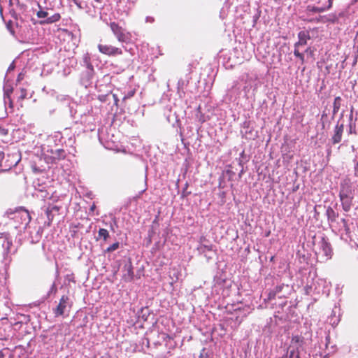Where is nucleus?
<instances>
[{
    "instance_id": "nucleus-18",
    "label": "nucleus",
    "mask_w": 358,
    "mask_h": 358,
    "mask_svg": "<svg viewBox=\"0 0 358 358\" xmlns=\"http://www.w3.org/2000/svg\"><path fill=\"white\" fill-rule=\"evenodd\" d=\"M342 104V99L340 96H336L333 103V117L338 112Z\"/></svg>"
},
{
    "instance_id": "nucleus-45",
    "label": "nucleus",
    "mask_w": 358,
    "mask_h": 358,
    "mask_svg": "<svg viewBox=\"0 0 358 358\" xmlns=\"http://www.w3.org/2000/svg\"><path fill=\"white\" fill-rule=\"evenodd\" d=\"M148 21H150V22L153 21V19L151 17H147V22H148Z\"/></svg>"
},
{
    "instance_id": "nucleus-35",
    "label": "nucleus",
    "mask_w": 358,
    "mask_h": 358,
    "mask_svg": "<svg viewBox=\"0 0 358 358\" xmlns=\"http://www.w3.org/2000/svg\"><path fill=\"white\" fill-rule=\"evenodd\" d=\"M299 47H298V46H294V55L296 57H299V56H300V55H301V52H299Z\"/></svg>"
},
{
    "instance_id": "nucleus-22",
    "label": "nucleus",
    "mask_w": 358,
    "mask_h": 358,
    "mask_svg": "<svg viewBox=\"0 0 358 358\" xmlns=\"http://www.w3.org/2000/svg\"><path fill=\"white\" fill-rule=\"evenodd\" d=\"M38 6L41 8V10L36 13L37 17L39 19L48 17V12L41 10V7L39 4Z\"/></svg>"
},
{
    "instance_id": "nucleus-1",
    "label": "nucleus",
    "mask_w": 358,
    "mask_h": 358,
    "mask_svg": "<svg viewBox=\"0 0 358 358\" xmlns=\"http://www.w3.org/2000/svg\"><path fill=\"white\" fill-rule=\"evenodd\" d=\"M11 219L16 223L15 227L22 231L27 228L31 217L27 210L20 207L11 213Z\"/></svg>"
},
{
    "instance_id": "nucleus-8",
    "label": "nucleus",
    "mask_w": 358,
    "mask_h": 358,
    "mask_svg": "<svg viewBox=\"0 0 358 358\" xmlns=\"http://www.w3.org/2000/svg\"><path fill=\"white\" fill-rule=\"evenodd\" d=\"M343 130L344 124L343 123H341L339 120L334 127V134L331 138V141L333 144H337L341 141Z\"/></svg>"
},
{
    "instance_id": "nucleus-37",
    "label": "nucleus",
    "mask_w": 358,
    "mask_h": 358,
    "mask_svg": "<svg viewBox=\"0 0 358 358\" xmlns=\"http://www.w3.org/2000/svg\"><path fill=\"white\" fill-rule=\"evenodd\" d=\"M328 6H326L327 10H329L332 7L333 0H328Z\"/></svg>"
},
{
    "instance_id": "nucleus-9",
    "label": "nucleus",
    "mask_w": 358,
    "mask_h": 358,
    "mask_svg": "<svg viewBox=\"0 0 358 358\" xmlns=\"http://www.w3.org/2000/svg\"><path fill=\"white\" fill-rule=\"evenodd\" d=\"M1 239L2 240V247L6 255L15 253L16 252L17 249L14 248L12 239L8 235H4L1 237Z\"/></svg>"
},
{
    "instance_id": "nucleus-2",
    "label": "nucleus",
    "mask_w": 358,
    "mask_h": 358,
    "mask_svg": "<svg viewBox=\"0 0 358 358\" xmlns=\"http://www.w3.org/2000/svg\"><path fill=\"white\" fill-rule=\"evenodd\" d=\"M110 27L117 41L121 43H129L131 41V35L126 32L118 24L115 22L110 23Z\"/></svg>"
},
{
    "instance_id": "nucleus-44",
    "label": "nucleus",
    "mask_w": 358,
    "mask_h": 358,
    "mask_svg": "<svg viewBox=\"0 0 358 358\" xmlns=\"http://www.w3.org/2000/svg\"><path fill=\"white\" fill-rule=\"evenodd\" d=\"M48 194L45 192V195H41V197H43V198H44V199L48 198Z\"/></svg>"
},
{
    "instance_id": "nucleus-3",
    "label": "nucleus",
    "mask_w": 358,
    "mask_h": 358,
    "mask_svg": "<svg viewBox=\"0 0 358 358\" xmlns=\"http://www.w3.org/2000/svg\"><path fill=\"white\" fill-rule=\"evenodd\" d=\"M317 245L318 252L324 260H328L331 258L333 254L332 248L331 244L325 237L322 236L320 238Z\"/></svg>"
},
{
    "instance_id": "nucleus-29",
    "label": "nucleus",
    "mask_w": 358,
    "mask_h": 358,
    "mask_svg": "<svg viewBox=\"0 0 358 358\" xmlns=\"http://www.w3.org/2000/svg\"><path fill=\"white\" fill-rule=\"evenodd\" d=\"M119 243L118 242H116L113 244H112L111 245H110L108 248H107V251L108 252H113V251H115V250H117L118 248H119Z\"/></svg>"
},
{
    "instance_id": "nucleus-34",
    "label": "nucleus",
    "mask_w": 358,
    "mask_h": 358,
    "mask_svg": "<svg viewBox=\"0 0 358 358\" xmlns=\"http://www.w3.org/2000/svg\"><path fill=\"white\" fill-rule=\"evenodd\" d=\"M8 134V129L0 127V136H3Z\"/></svg>"
},
{
    "instance_id": "nucleus-4",
    "label": "nucleus",
    "mask_w": 358,
    "mask_h": 358,
    "mask_svg": "<svg viewBox=\"0 0 358 358\" xmlns=\"http://www.w3.org/2000/svg\"><path fill=\"white\" fill-rule=\"evenodd\" d=\"M71 307V302L67 296H62L59 300V304L54 309L55 316H61L68 314Z\"/></svg>"
},
{
    "instance_id": "nucleus-24",
    "label": "nucleus",
    "mask_w": 358,
    "mask_h": 358,
    "mask_svg": "<svg viewBox=\"0 0 358 358\" xmlns=\"http://www.w3.org/2000/svg\"><path fill=\"white\" fill-rule=\"evenodd\" d=\"M328 116L327 114L323 113L321 117V121L322 122V128H325L326 125L329 126L330 122L327 121Z\"/></svg>"
},
{
    "instance_id": "nucleus-19",
    "label": "nucleus",
    "mask_w": 358,
    "mask_h": 358,
    "mask_svg": "<svg viewBox=\"0 0 358 358\" xmlns=\"http://www.w3.org/2000/svg\"><path fill=\"white\" fill-rule=\"evenodd\" d=\"M306 10H307V11L311 12L313 13H322V12L327 10L326 7H317V6H310V5H308L307 6Z\"/></svg>"
},
{
    "instance_id": "nucleus-30",
    "label": "nucleus",
    "mask_w": 358,
    "mask_h": 358,
    "mask_svg": "<svg viewBox=\"0 0 358 358\" xmlns=\"http://www.w3.org/2000/svg\"><path fill=\"white\" fill-rule=\"evenodd\" d=\"M135 90H131L128 91L124 96V99H128L131 98L135 94Z\"/></svg>"
},
{
    "instance_id": "nucleus-43",
    "label": "nucleus",
    "mask_w": 358,
    "mask_h": 358,
    "mask_svg": "<svg viewBox=\"0 0 358 358\" xmlns=\"http://www.w3.org/2000/svg\"><path fill=\"white\" fill-rule=\"evenodd\" d=\"M0 358H4V354L0 350Z\"/></svg>"
},
{
    "instance_id": "nucleus-12",
    "label": "nucleus",
    "mask_w": 358,
    "mask_h": 358,
    "mask_svg": "<svg viewBox=\"0 0 358 358\" xmlns=\"http://www.w3.org/2000/svg\"><path fill=\"white\" fill-rule=\"evenodd\" d=\"M122 278L125 282H130L134 278V272L131 264H125L123 268Z\"/></svg>"
},
{
    "instance_id": "nucleus-13",
    "label": "nucleus",
    "mask_w": 358,
    "mask_h": 358,
    "mask_svg": "<svg viewBox=\"0 0 358 358\" xmlns=\"http://www.w3.org/2000/svg\"><path fill=\"white\" fill-rule=\"evenodd\" d=\"M19 159H17L16 156L13 155H8L7 158L3 159V168L4 169H9L12 166H15L17 164Z\"/></svg>"
},
{
    "instance_id": "nucleus-26",
    "label": "nucleus",
    "mask_w": 358,
    "mask_h": 358,
    "mask_svg": "<svg viewBox=\"0 0 358 358\" xmlns=\"http://www.w3.org/2000/svg\"><path fill=\"white\" fill-rule=\"evenodd\" d=\"M45 214L48 220V225H50L56 214L52 212L49 213L48 210H45Z\"/></svg>"
},
{
    "instance_id": "nucleus-41",
    "label": "nucleus",
    "mask_w": 358,
    "mask_h": 358,
    "mask_svg": "<svg viewBox=\"0 0 358 358\" xmlns=\"http://www.w3.org/2000/svg\"><path fill=\"white\" fill-rule=\"evenodd\" d=\"M56 290H57V288H56V287H55V283H53V284L52 285L51 288H50V292H56Z\"/></svg>"
},
{
    "instance_id": "nucleus-10",
    "label": "nucleus",
    "mask_w": 358,
    "mask_h": 358,
    "mask_svg": "<svg viewBox=\"0 0 358 358\" xmlns=\"http://www.w3.org/2000/svg\"><path fill=\"white\" fill-rule=\"evenodd\" d=\"M323 347H327V343H319L318 346H315L312 352V358H327L329 353L323 349Z\"/></svg>"
},
{
    "instance_id": "nucleus-33",
    "label": "nucleus",
    "mask_w": 358,
    "mask_h": 358,
    "mask_svg": "<svg viewBox=\"0 0 358 358\" xmlns=\"http://www.w3.org/2000/svg\"><path fill=\"white\" fill-rule=\"evenodd\" d=\"M4 158H5L4 152H0V167L3 168Z\"/></svg>"
},
{
    "instance_id": "nucleus-15",
    "label": "nucleus",
    "mask_w": 358,
    "mask_h": 358,
    "mask_svg": "<svg viewBox=\"0 0 358 358\" xmlns=\"http://www.w3.org/2000/svg\"><path fill=\"white\" fill-rule=\"evenodd\" d=\"M51 153L52 162L64 159L66 157V152L63 149H57L55 151L51 150Z\"/></svg>"
},
{
    "instance_id": "nucleus-32",
    "label": "nucleus",
    "mask_w": 358,
    "mask_h": 358,
    "mask_svg": "<svg viewBox=\"0 0 358 358\" xmlns=\"http://www.w3.org/2000/svg\"><path fill=\"white\" fill-rule=\"evenodd\" d=\"M283 287H284V285L282 284L280 285H277L273 289L275 290L276 294H279L280 292H282Z\"/></svg>"
},
{
    "instance_id": "nucleus-47",
    "label": "nucleus",
    "mask_w": 358,
    "mask_h": 358,
    "mask_svg": "<svg viewBox=\"0 0 358 358\" xmlns=\"http://www.w3.org/2000/svg\"><path fill=\"white\" fill-rule=\"evenodd\" d=\"M343 113H344V112H342V113L341 114V118H342L343 117Z\"/></svg>"
},
{
    "instance_id": "nucleus-17",
    "label": "nucleus",
    "mask_w": 358,
    "mask_h": 358,
    "mask_svg": "<svg viewBox=\"0 0 358 358\" xmlns=\"http://www.w3.org/2000/svg\"><path fill=\"white\" fill-rule=\"evenodd\" d=\"M61 15L59 13H55L54 15L47 17L46 19L40 21L41 24H52L59 21Z\"/></svg>"
},
{
    "instance_id": "nucleus-16",
    "label": "nucleus",
    "mask_w": 358,
    "mask_h": 358,
    "mask_svg": "<svg viewBox=\"0 0 358 358\" xmlns=\"http://www.w3.org/2000/svg\"><path fill=\"white\" fill-rule=\"evenodd\" d=\"M326 215L327 217V220L329 223H332L336 221V218L338 217V213L335 212V210L330 206L327 208Z\"/></svg>"
},
{
    "instance_id": "nucleus-21",
    "label": "nucleus",
    "mask_w": 358,
    "mask_h": 358,
    "mask_svg": "<svg viewBox=\"0 0 358 358\" xmlns=\"http://www.w3.org/2000/svg\"><path fill=\"white\" fill-rule=\"evenodd\" d=\"M60 209L61 206L54 204H48V207L46 208V210H48L49 213L52 212L55 214H58Z\"/></svg>"
},
{
    "instance_id": "nucleus-42",
    "label": "nucleus",
    "mask_w": 358,
    "mask_h": 358,
    "mask_svg": "<svg viewBox=\"0 0 358 358\" xmlns=\"http://www.w3.org/2000/svg\"><path fill=\"white\" fill-rule=\"evenodd\" d=\"M341 222L343 224V226L348 224V222L345 218L341 219Z\"/></svg>"
},
{
    "instance_id": "nucleus-46",
    "label": "nucleus",
    "mask_w": 358,
    "mask_h": 358,
    "mask_svg": "<svg viewBox=\"0 0 358 358\" xmlns=\"http://www.w3.org/2000/svg\"><path fill=\"white\" fill-rule=\"evenodd\" d=\"M95 206L94 205H93L92 207H91V210H93L94 209Z\"/></svg>"
},
{
    "instance_id": "nucleus-40",
    "label": "nucleus",
    "mask_w": 358,
    "mask_h": 358,
    "mask_svg": "<svg viewBox=\"0 0 358 358\" xmlns=\"http://www.w3.org/2000/svg\"><path fill=\"white\" fill-rule=\"evenodd\" d=\"M23 74L22 73H19L18 76H17V81L19 82L20 80H22L23 79Z\"/></svg>"
},
{
    "instance_id": "nucleus-39",
    "label": "nucleus",
    "mask_w": 358,
    "mask_h": 358,
    "mask_svg": "<svg viewBox=\"0 0 358 358\" xmlns=\"http://www.w3.org/2000/svg\"><path fill=\"white\" fill-rule=\"evenodd\" d=\"M301 62V64L304 63V55L303 54L301 53L300 56L297 57Z\"/></svg>"
},
{
    "instance_id": "nucleus-6",
    "label": "nucleus",
    "mask_w": 358,
    "mask_h": 358,
    "mask_svg": "<svg viewBox=\"0 0 358 358\" xmlns=\"http://www.w3.org/2000/svg\"><path fill=\"white\" fill-rule=\"evenodd\" d=\"M354 196V189L351 180L346 177L341 182L339 196Z\"/></svg>"
},
{
    "instance_id": "nucleus-27",
    "label": "nucleus",
    "mask_w": 358,
    "mask_h": 358,
    "mask_svg": "<svg viewBox=\"0 0 358 358\" xmlns=\"http://www.w3.org/2000/svg\"><path fill=\"white\" fill-rule=\"evenodd\" d=\"M90 57L87 55H85L84 57V63L85 64L87 68L89 69L92 70L93 69V66L90 63Z\"/></svg>"
},
{
    "instance_id": "nucleus-7",
    "label": "nucleus",
    "mask_w": 358,
    "mask_h": 358,
    "mask_svg": "<svg viewBox=\"0 0 358 358\" xmlns=\"http://www.w3.org/2000/svg\"><path fill=\"white\" fill-rule=\"evenodd\" d=\"M99 51L107 56L109 57H113L116 55H120L122 54V50L119 48H116L115 46H113L111 45H106V44H99L98 46Z\"/></svg>"
},
{
    "instance_id": "nucleus-14",
    "label": "nucleus",
    "mask_w": 358,
    "mask_h": 358,
    "mask_svg": "<svg viewBox=\"0 0 358 358\" xmlns=\"http://www.w3.org/2000/svg\"><path fill=\"white\" fill-rule=\"evenodd\" d=\"M299 41L294 44V46H302L307 44L308 40L310 39L309 34L306 31H301L298 34Z\"/></svg>"
},
{
    "instance_id": "nucleus-31",
    "label": "nucleus",
    "mask_w": 358,
    "mask_h": 358,
    "mask_svg": "<svg viewBox=\"0 0 358 358\" xmlns=\"http://www.w3.org/2000/svg\"><path fill=\"white\" fill-rule=\"evenodd\" d=\"M343 227L345 235L347 236V237L349 238L350 236L351 231H350V229L348 224L346 225H344Z\"/></svg>"
},
{
    "instance_id": "nucleus-25",
    "label": "nucleus",
    "mask_w": 358,
    "mask_h": 358,
    "mask_svg": "<svg viewBox=\"0 0 358 358\" xmlns=\"http://www.w3.org/2000/svg\"><path fill=\"white\" fill-rule=\"evenodd\" d=\"M186 85L185 81L183 79H180L178 82V92L180 93V92H184V87Z\"/></svg>"
},
{
    "instance_id": "nucleus-38",
    "label": "nucleus",
    "mask_w": 358,
    "mask_h": 358,
    "mask_svg": "<svg viewBox=\"0 0 358 358\" xmlns=\"http://www.w3.org/2000/svg\"><path fill=\"white\" fill-rule=\"evenodd\" d=\"M301 62V64L304 63V55L303 54L301 53L300 56L297 57Z\"/></svg>"
},
{
    "instance_id": "nucleus-48",
    "label": "nucleus",
    "mask_w": 358,
    "mask_h": 358,
    "mask_svg": "<svg viewBox=\"0 0 358 358\" xmlns=\"http://www.w3.org/2000/svg\"><path fill=\"white\" fill-rule=\"evenodd\" d=\"M310 50V48H307V49L306 50V52H308V50Z\"/></svg>"
},
{
    "instance_id": "nucleus-11",
    "label": "nucleus",
    "mask_w": 358,
    "mask_h": 358,
    "mask_svg": "<svg viewBox=\"0 0 358 358\" xmlns=\"http://www.w3.org/2000/svg\"><path fill=\"white\" fill-rule=\"evenodd\" d=\"M343 210L348 213L351 210L354 196H339Z\"/></svg>"
},
{
    "instance_id": "nucleus-23",
    "label": "nucleus",
    "mask_w": 358,
    "mask_h": 358,
    "mask_svg": "<svg viewBox=\"0 0 358 358\" xmlns=\"http://www.w3.org/2000/svg\"><path fill=\"white\" fill-rule=\"evenodd\" d=\"M27 95H28L27 90L23 87L20 88V94H19L18 98L20 99L23 100L27 97Z\"/></svg>"
},
{
    "instance_id": "nucleus-5",
    "label": "nucleus",
    "mask_w": 358,
    "mask_h": 358,
    "mask_svg": "<svg viewBox=\"0 0 358 358\" xmlns=\"http://www.w3.org/2000/svg\"><path fill=\"white\" fill-rule=\"evenodd\" d=\"M303 343V338L301 336H293L290 342V345L287 352L289 355L293 352L296 358H299V348L302 347Z\"/></svg>"
},
{
    "instance_id": "nucleus-20",
    "label": "nucleus",
    "mask_w": 358,
    "mask_h": 358,
    "mask_svg": "<svg viewBox=\"0 0 358 358\" xmlns=\"http://www.w3.org/2000/svg\"><path fill=\"white\" fill-rule=\"evenodd\" d=\"M108 237L109 233L106 229L102 228L99 230L97 239L102 238L104 241H106Z\"/></svg>"
},
{
    "instance_id": "nucleus-28",
    "label": "nucleus",
    "mask_w": 358,
    "mask_h": 358,
    "mask_svg": "<svg viewBox=\"0 0 358 358\" xmlns=\"http://www.w3.org/2000/svg\"><path fill=\"white\" fill-rule=\"evenodd\" d=\"M276 294H277L275 293L274 289L269 291L267 298L265 299V301H271L275 297Z\"/></svg>"
},
{
    "instance_id": "nucleus-36",
    "label": "nucleus",
    "mask_w": 358,
    "mask_h": 358,
    "mask_svg": "<svg viewBox=\"0 0 358 358\" xmlns=\"http://www.w3.org/2000/svg\"><path fill=\"white\" fill-rule=\"evenodd\" d=\"M349 133L350 134L355 133V125H354V127H353L351 124H350Z\"/></svg>"
}]
</instances>
